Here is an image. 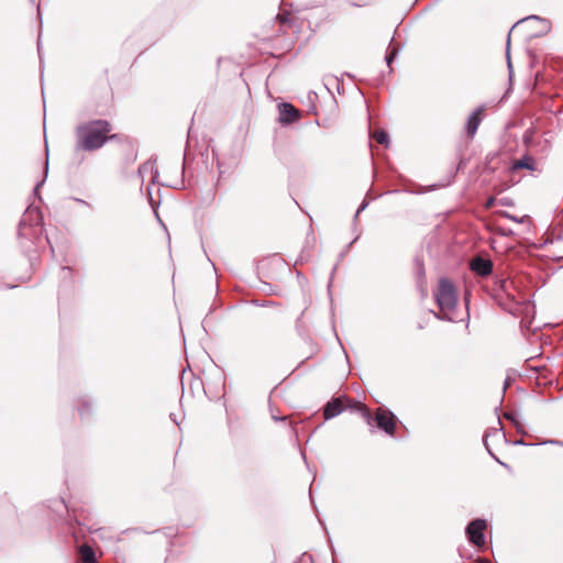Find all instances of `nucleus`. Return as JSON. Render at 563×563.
Instances as JSON below:
<instances>
[{
  "instance_id": "f257e3e1",
  "label": "nucleus",
  "mask_w": 563,
  "mask_h": 563,
  "mask_svg": "<svg viewBox=\"0 0 563 563\" xmlns=\"http://www.w3.org/2000/svg\"><path fill=\"white\" fill-rule=\"evenodd\" d=\"M111 131V123L103 119L80 123L75 130V152L100 150L107 142L118 139V134H110Z\"/></svg>"
},
{
  "instance_id": "f03ea898",
  "label": "nucleus",
  "mask_w": 563,
  "mask_h": 563,
  "mask_svg": "<svg viewBox=\"0 0 563 563\" xmlns=\"http://www.w3.org/2000/svg\"><path fill=\"white\" fill-rule=\"evenodd\" d=\"M434 297L440 309V312L434 316L441 320L453 321L451 312L454 311L457 302L454 285L446 278L440 279Z\"/></svg>"
},
{
  "instance_id": "7ed1b4c3",
  "label": "nucleus",
  "mask_w": 563,
  "mask_h": 563,
  "mask_svg": "<svg viewBox=\"0 0 563 563\" xmlns=\"http://www.w3.org/2000/svg\"><path fill=\"white\" fill-rule=\"evenodd\" d=\"M40 220L41 218L38 211L29 209L19 223V239H35L42 231L40 228Z\"/></svg>"
},
{
  "instance_id": "20e7f679",
  "label": "nucleus",
  "mask_w": 563,
  "mask_h": 563,
  "mask_svg": "<svg viewBox=\"0 0 563 563\" xmlns=\"http://www.w3.org/2000/svg\"><path fill=\"white\" fill-rule=\"evenodd\" d=\"M486 527L487 525L484 519L472 520L465 530L470 542L478 548L483 547L485 543L484 530Z\"/></svg>"
},
{
  "instance_id": "39448f33",
  "label": "nucleus",
  "mask_w": 563,
  "mask_h": 563,
  "mask_svg": "<svg viewBox=\"0 0 563 563\" xmlns=\"http://www.w3.org/2000/svg\"><path fill=\"white\" fill-rule=\"evenodd\" d=\"M375 420L380 430L385 431L389 435H394L396 417L391 411L379 408L376 412Z\"/></svg>"
},
{
  "instance_id": "423d86ee",
  "label": "nucleus",
  "mask_w": 563,
  "mask_h": 563,
  "mask_svg": "<svg viewBox=\"0 0 563 563\" xmlns=\"http://www.w3.org/2000/svg\"><path fill=\"white\" fill-rule=\"evenodd\" d=\"M471 269L478 276L485 277L492 274L493 263L490 260L476 256L471 261Z\"/></svg>"
},
{
  "instance_id": "0eeeda50",
  "label": "nucleus",
  "mask_w": 563,
  "mask_h": 563,
  "mask_svg": "<svg viewBox=\"0 0 563 563\" xmlns=\"http://www.w3.org/2000/svg\"><path fill=\"white\" fill-rule=\"evenodd\" d=\"M299 111L291 104L284 102L279 106V121L289 124L299 118Z\"/></svg>"
},
{
  "instance_id": "6e6552de",
  "label": "nucleus",
  "mask_w": 563,
  "mask_h": 563,
  "mask_svg": "<svg viewBox=\"0 0 563 563\" xmlns=\"http://www.w3.org/2000/svg\"><path fill=\"white\" fill-rule=\"evenodd\" d=\"M344 409L343 400L342 398H333L331 401H329L324 409H323V416L325 420L332 419L340 415Z\"/></svg>"
},
{
  "instance_id": "1a4fd4ad",
  "label": "nucleus",
  "mask_w": 563,
  "mask_h": 563,
  "mask_svg": "<svg viewBox=\"0 0 563 563\" xmlns=\"http://www.w3.org/2000/svg\"><path fill=\"white\" fill-rule=\"evenodd\" d=\"M482 111H483V108H477L476 110H474L471 115L468 117L467 119V123H466V132L467 134L473 137L474 134L476 133L479 124H481V121H482V118H481V114H482Z\"/></svg>"
},
{
  "instance_id": "9d476101",
  "label": "nucleus",
  "mask_w": 563,
  "mask_h": 563,
  "mask_svg": "<svg viewBox=\"0 0 563 563\" xmlns=\"http://www.w3.org/2000/svg\"><path fill=\"white\" fill-rule=\"evenodd\" d=\"M147 174L151 176L152 183H156L158 178V170L155 167V161L150 159L139 167V176L142 178V180H144V177Z\"/></svg>"
},
{
  "instance_id": "9b49d317",
  "label": "nucleus",
  "mask_w": 563,
  "mask_h": 563,
  "mask_svg": "<svg viewBox=\"0 0 563 563\" xmlns=\"http://www.w3.org/2000/svg\"><path fill=\"white\" fill-rule=\"evenodd\" d=\"M523 168L534 172L537 169L536 159L530 155H525L523 157L512 162L511 170L523 169Z\"/></svg>"
},
{
  "instance_id": "f8f14e48",
  "label": "nucleus",
  "mask_w": 563,
  "mask_h": 563,
  "mask_svg": "<svg viewBox=\"0 0 563 563\" xmlns=\"http://www.w3.org/2000/svg\"><path fill=\"white\" fill-rule=\"evenodd\" d=\"M79 553L84 563H97L96 554L91 547L87 544L81 545Z\"/></svg>"
},
{
  "instance_id": "ddd939ff",
  "label": "nucleus",
  "mask_w": 563,
  "mask_h": 563,
  "mask_svg": "<svg viewBox=\"0 0 563 563\" xmlns=\"http://www.w3.org/2000/svg\"><path fill=\"white\" fill-rule=\"evenodd\" d=\"M373 137L375 141L382 145L388 146L389 145V136L388 133L384 130H378L373 134Z\"/></svg>"
},
{
  "instance_id": "4468645a",
  "label": "nucleus",
  "mask_w": 563,
  "mask_h": 563,
  "mask_svg": "<svg viewBox=\"0 0 563 563\" xmlns=\"http://www.w3.org/2000/svg\"><path fill=\"white\" fill-rule=\"evenodd\" d=\"M357 407H358V410L361 411L363 418L367 422V424L372 426L373 417H372L371 411L368 410V408L365 405L361 404V402L357 404Z\"/></svg>"
},
{
  "instance_id": "2eb2a0df",
  "label": "nucleus",
  "mask_w": 563,
  "mask_h": 563,
  "mask_svg": "<svg viewBox=\"0 0 563 563\" xmlns=\"http://www.w3.org/2000/svg\"><path fill=\"white\" fill-rule=\"evenodd\" d=\"M510 35H511V30L509 31L508 36H507V47H506L507 65H508L509 70L511 71V60H510Z\"/></svg>"
},
{
  "instance_id": "dca6fc26",
  "label": "nucleus",
  "mask_w": 563,
  "mask_h": 563,
  "mask_svg": "<svg viewBox=\"0 0 563 563\" xmlns=\"http://www.w3.org/2000/svg\"><path fill=\"white\" fill-rule=\"evenodd\" d=\"M397 53H398V49L396 47H393L387 52L385 59H386V63L388 66H390V64L394 60V58L396 57Z\"/></svg>"
},
{
  "instance_id": "f3484780",
  "label": "nucleus",
  "mask_w": 563,
  "mask_h": 563,
  "mask_svg": "<svg viewBox=\"0 0 563 563\" xmlns=\"http://www.w3.org/2000/svg\"><path fill=\"white\" fill-rule=\"evenodd\" d=\"M504 417L507 420L511 421L517 427V429L519 430L520 424H519V421H518V418H517V413H515V412H505Z\"/></svg>"
},
{
  "instance_id": "a211bd4d",
  "label": "nucleus",
  "mask_w": 563,
  "mask_h": 563,
  "mask_svg": "<svg viewBox=\"0 0 563 563\" xmlns=\"http://www.w3.org/2000/svg\"><path fill=\"white\" fill-rule=\"evenodd\" d=\"M298 563H313L312 556L310 554L303 553Z\"/></svg>"
},
{
  "instance_id": "6ab92c4d",
  "label": "nucleus",
  "mask_w": 563,
  "mask_h": 563,
  "mask_svg": "<svg viewBox=\"0 0 563 563\" xmlns=\"http://www.w3.org/2000/svg\"><path fill=\"white\" fill-rule=\"evenodd\" d=\"M272 419L274 421H286L287 416H279V415H275L274 412H272Z\"/></svg>"
},
{
  "instance_id": "aec40b11",
  "label": "nucleus",
  "mask_w": 563,
  "mask_h": 563,
  "mask_svg": "<svg viewBox=\"0 0 563 563\" xmlns=\"http://www.w3.org/2000/svg\"><path fill=\"white\" fill-rule=\"evenodd\" d=\"M504 214H505V217H506V218H508V219H509V220H511V221H515V222H522V220L518 219L516 216H512V214H510V213H508V212H505Z\"/></svg>"
},
{
  "instance_id": "412c9836",
  "label": "nucleus",
  "mask_w": 563,
  "mask_h": 563,
  "mask_svg": "<svg viewBox=\"0 0 563 563\" xmlns=\"http://www.w3.org/2000/svg\"><path fill=\"white\" fill-rule=\"evenodd\" d=\"M367 207V202H362V205L356 210L355 217H358V214Z\"/></svg>"
},
{
  "instance_id": "4be33fe9",
  "label": "nucleus",
  "mask_w": 563,
  "mask_h": 563,
  "mask_svg": "<svg viewBox=\"0 0 563 563\" xmlns=\"http://www.w3.org/2000/svg\"><path fill=\"white\" fill-rule=\"evenodd\" d=\"M487 438H488V433H485L484 439H483V441H484V445L486 446V449H487L488 453H489L490 455H493L492 451L489 450L488 443H487Z\"/></svg>"
},
{
  "instance_id": "5701e85b",
  "label": "nucleus",
  "mask_w": 563,
  "mask_h": 563,
  "mask_svg": "<svg viewBox=\"0 0 563 563\" xmlns=\"http://www.w3.org/2000/svg\"><path fill=\"white\" fill-rule=\"evenodd\" d=\"M147 192H148V197H150V203L153 207V209H155L154 200H153L152 192H151L150 188H147Z\"/></svg>"
},
{
  "instance_id": "b1692460",
  "label": "nucleus",
  "mask_w": 563,
  "mask_h": 563,
  "mask_svg": "<svg viewBox=\"0 0 563 563\" xmlns=\"http://www.w3.org/2000/svg\"><path fill=\"white\" fill-rule=\"evenodd\" d=\"M79 413H80L81 417L85 416V413H86V405L82 406L81 408H79Z\"/></svg>"
},
{
  "instance_id": "393cba45",
  "label": "nucleus",
  "mask_w": 563,
  "mask_h": 563,
  "mask_svg": "<svg viewBox=\"0 0 563 563\" xmlns=\"http://www.w3.org/2000/svg\"><path fill=\"white\" fill-rule=\"evenodd\" d=\"M43 183H44V179L36 184L35 188H34L35 194L37 192L38 188L43 185Z\"/></svg>"
},
{
  "instance_id": "a878e982",
  "label": "nucleus",
  "mask_w": 563,
  "mask_h": 563,
  "mask_svg": "<svg viewBox=\"0 0 563 563\" xmlns=\"http://www.w3.org/2000/svg\"><path fill=\"white\" fill-rule=\"evenodd\" d=\"M543 443H544V444H547V443H550V444H559L560 442H559V441H556V440H549V441H545V442H543Z\"/></svg>"
},
{
  "instance_id": "bb28decb",
  "label": "nucleus",
  "mask_w": 563,
  "mask_h": 563,
  "mask_svg": "<svg viewBox=\"0 0 563 563\" xmlns=\"http://www.w3.org/2000/svg\"><path fill=\"white\" fill-rule=\"evenodd\" d=\"M529 20H539V18L536 15H531V16L525 19L523 21H529Z\"/></svg>"
},
{
  "instance_id": "cd10ccee",
  "label": "nucleus",
  "mask_w": 563,
  "mask_h": 563,
  "mask_svg": "<svg viewBox=\"0 0 563 563\" xmlns=\"http://www.w3.org/2000/svg\"><path fill=\"white\" fill-rule=\"evenodd\" d=\"M506 284H507V282H506V280H500V287H501V288H504V289H505Z\"/></svg>"
},
{
  "instance_id": "c85d7f7f",
  "label": "nucleus",
  "mask_w": 563,
  "mask_h": 563,
  "mask_svg": "<svg viewBox=\"0 0 563 563\" xmlns=\"http://www.w3.org/2000/svg\"><path fill=\"white\" fill-rule=\"evenodd\" d=\"M508 385H509V379L507 378V379L505 380L504 390L508 387Z\"/></svg>"
},
{
  "instance_id": "c756f323",
  "label": "nucleus",
  "mask_w": 563,
  "mask_h": 563,
  "mask_svg": "<svg viewBox=\"0 0 563 563\" xmlns=\"http://www.w3.org/2000/svg\"><path fill=\"white\" fill-rule=\"evenodd\" d=\"M47 172H48V162L46 161V166H45V176L47 175Z\"/></svg>"
},
{
  "instance_id": "7c9ffc66",
  "label": "nucleus",
  "mask_w": 563,
  "mask_h": 563,
  "mask_svg": "<svg viewBox=\"0 0 563 563\" xmlns=\"http://www.w3.org/2000/svg\"><path fill=\"white\" fill-rule=\"evenodd\" d=\"M494 203V199H489L487 206H492Z\"/></svg>"
},
{
  "instance_id": "2f4dec72",
  "label": "nucleus",
  "mask_w": 563,
  "mask_h": 563,
  "mask_svg": "<svg viewBox=\"0 0 563 563\" xmlns=\"http://www.w3.org/2000/svg\"><path fill=\"white\" fill-rule=\"evenodd\" d=\"M63 272H70L69 267H63Z\"/></svg>"
},
{
  "instance_id": "473e14b6",
  "label": "nucleus",
  "mask_w": 563,
  "mask_h": 563,
  "mask_svg": "<svg viewBox=\"0 0 563 563\" xmlns=\"http://www.w3.org/2000/svg\"><path fill=\"white\" fill-rule=\"evenodd\" d=\"M184 187V180H180L179 181V188H183Z\"/></svg>"
},
{
  "instance_id": "72a5a7b5",
  "label": "nucleus",
  "mask_w": 563,
  "mask_h": 563,
  "mask_svg": "<svg viewBox=\"0 0 563 563\" xmlns=\"http://www.w3.org/2000/svg\"><path fill=\"white\" fill-rule=\"evenodd\" d=\"M419 274L422 276L423 275V269L422 267H419Z\"/></svg>"
},
{
  "instance_id": "f704fd0d",
  "label": "nucleus",
  "mask_w": 563,
  "mask_h": 563,
  "mask_svg": "<svg viewBox=\"0 0 563 563\" xmlns=\"http://www.w3.org/2000/svg\"><path fill=\"white\" fill-rule=\"evenodd\" d=\"M356 240H358V236H355V239H353V241L350 243V245H351L353 242H356Z\"/></svg>"
},
{
  "instance_id": "c9c22d12",
  "label": "nucleus",
  "mask_w": 563,
  "mask_h": 563,
  "mask_svg": "<svg viewBox=\"0 0 563 563\" xmlns=\"http://www.w3.org/2000/svg\"><path fill=\"white\" fill-rule=\"evenodd\" d=\"M356 240H358V236H355V239H353V241L350 243V245H351L353 242H356Z\"/></svg>"
},
{
  "instance_id": "e433bc0d",
  "label": "nucleus",
  "mask_w": 563,
  "mask_h": 563,
  "mask_svg": "<svg viewBox=\"0 0 563 563\" xmlns=\"http://www.w3.org/2000/svg\"><path fill=\"white\" fill-rule=\"evenodd\" d=\"M484 563H490L489 561H484Z\"/></svg>"
}]
</instances>
